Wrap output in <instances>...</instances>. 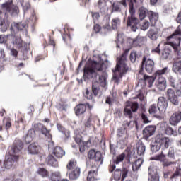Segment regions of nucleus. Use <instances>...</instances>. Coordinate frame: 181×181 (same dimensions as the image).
<instances>
[{
    "label": "nucleus",
    "mask_w": 181,
    "mask_h": 181,
    "mask_svg": "<svg viewBox=\"0 0 181 181\" xmlns=\"http://www.w3.org/2000/svg\"><path fill=\"white\" fill-rule=\"evenodd\" d=\"M103 66L104 61L100 59L98 62L93 61L90 66H85L83 69L84 80L97 78V76H98V71H103L104 70Z\"/></svg>",
    "instance_id": "nucleus-1"
},
{
    "label": "nucleus",
    "mask_w": 181,
    "mask_h": 181,
    "mask_svg": "<svg viewBox=\"0 0 181 181\" xmlns=\"http://www.w3.org/2000/svg\"><path fill=\"white\" fill-rule=\"evenodd\" d=\"M23 149V143L21 140H15L11 146V156L4 160V166L6 169H11L13 165V162L19 159V153Z\"/></svg>",
    "instance_id": "nucleus-2"
},
{
    "label": "nucleus",
    "mask_w": 181,
    "mask_h": 181,
    "mask_svg": "<svg viewBox=\"0 0 181 181\" xmlns=\"http://www.w3.org/2000/svg\"><path fill=\"white\" fill-rule=\"evenodd\" d=\"M129 53V49H125L120 57L118 58L115 71L119 72V76H113V78L118 83L119 78H122L124 74L128 72L129 68L127 65V56Z\"/></svg>",
    "instance_id": "nucleus-3"
},
{
    "label": "nucleus",
    "mask_w": 181,
    "mask_h": 181,
    "mask_svg": "<svg viewBox=\"0 0 181 181\" xmlns=\"http://www.w3.org/2000/svg\"><path fill=\"white\" fill-rule=\"evenodd\" d=\"M181 30L177 28L171 35L167 37L166 45L171 46L174 49L175 53L181 57V48L179 49L181 41Z\"/></svg>",
    "instance_id": "nucleus-4"
},
{
    "label": "nucleus",
    "mask_w": 181,
    "mask_h": 181,
    "mask_svg": "<svg viewBox=\"0 0 181 181\" xmlns=\"http://www.w3.org/2000/svg\"><path fill=\"white\" fill-rule=\"evenodd\" d=\"M0 8L4 12H5V17L8 18V13H10L11 16L15 18L18 16L21 11L19 10V6L16 4H13V1H8L3 3Z\"/></svg>",
    "instance_id": "nucleus-5"
},
{
    "label": "nucleus",
    "mask_w": 181,
    "mask_h": 181,
    "mask_svg": "<svg viewBox=\"0 0 181 181\" xmlns=\"http://www.w3.org/2000/svg\"><path fill=\"white\" fill-rule=\"evenodd\" d=\"M166 73H168V67H164L161 70H157L154 74L155 78H158V81L156 82V87L160 91L166 90V79L162 76L163 74H166Z\"/></svg>",
    "instance_id": "nucleus-6"
},
{
    "label": "nucleus",
    "mask_w": 181,
    "mask_h": 181,
    "mask_svg": "<svg viewBox=\"0 0 181 181\" xmlns=\"http://www.w3.org/2000/svg\"><path fill=\"white\" fill-rule=\"evenodd\" d=\"M146 15L148 16L149 21L151 23V26H153L158 22L159 19V14L153 11H148L145 7H141L139 9V18L141 21H144L146 18Z\"/></svg>",
    "instance_id": "nucleus-7"
},
{
    "label": "nucleus",
    "mask_w": 181,
    "mask_h": 181,
    "mask_svg": "<svg viewBox=\"0 0 181 181\" xmlns=\"http://www.w3.org/2000/svg\"><path fill=\"white\" fill-rule=\"evenodd\" d=\"M129 11L130 16H128L127 26V28H130L131 30L133 32H136L139 20L135 17V8H134V4H132V1H130V8H129Z\"/></svg>",
    "instance_id": "nucleus-8"
},
{
    "label": "nucleus",
    "mask_w": 181,
    "mask_h": 181,
    "mask_svg": "<svg viewBox=\"0 0 181 181\" xmlns=\"http://www.w3.org/2000/svg\"><path fill=\"white\" fill-rule=\"evenodd\" d=\"M139 108L138 102L127 101L124 109L123 110V115L129 119H132L133 112H136Z\"/></svg>",
    "instance_id": "nucleus-9"
},
{
    "label": "nucleus",
    "mask_w": 181,
    "mask_h": 181,
    "mask_svg": "<svg viewBox=\"0 0 181 181\" xmlns=\"http://www.w3.org/2000/svg\"><path fill=\"white\" fill-rule=\"evenodd\" d=\"M129 2V8H131V2L134 6V4H136V0H127ZM123 8H127L128 4L127 0H121L120 1H115L112 4V12H122Z\"/></svg>",
    "instance_id": "nucleus-10"
},
{
    "label": "nucleus",
    "mask_w": 181,
    "mask_h": 181,
    "mask_svg": "<svg viewBox=\"0 0 181 181\" xmlns=\"http://www.w3.org/2000/svg\"><path fill=\"white\" fill-rule=\"evenodd\" d=\"M144 66H145L146 71L151 74L153 71L155 69V62H153V60L151 59H146V57H144L142 60V66L139 72V74H142L144 73Z\"/></svg>",
    "instance_id": "nucleus-11"
},
{
    "label": "nucleus",
    "mask_w": 181,
    "mask_h": 181,
    "mask_svg": "<svg viewBox=\"0 0 181 181\" xmlns=\"http://www.w3.org/2000/svg\"><path fill=\"white\" fill-rule=\"evenodd\" d=\"M34 129L44 135L49 142L52 141V134L50 133V129H47V127H46V126H45L43 124H35Z\"/></svg>",
    "instance_id": "nucleus-12"
},
{
    "label": "nucleus",
    "mask_w": 181,
    "mask_h": 181,
    "mask_svg": "<svg viewBox=\"0 0 181 181\" xmlns=\"http://www.w3.org/2000/svg\"><path fill=\"white\" fill-rule=\"evenodd\" d=\"M151 160L163 162V165L164 167L172 166V165H176V163H177V161H170L166 160V155L163 153V151H162L160 154L151 158Z\"/></svg>",
    "instance_id": "nucleus-13"
},
{
    "label": "nucleus",
    "mask_w": 181,
    "mask_h": 181,
    "mask_svg": "<svg viewBox=\"0 0 181 181\" xmlns=\"http://www.w3.org/2000/svg\"><path fill=\"white\" fill-rule=\"evenodd\" d=\"M28 29H29V26L28 25V23L21 21L20 23H13L11 25V30L13 32H19L24 30L28 33Z\"/></svg>",
    "instance_id": "nucleus-14"
},
{
    "label": "nucleus",
    "mask_w": 181,
    "mask_h": 181,
    "mask_svg": "<svg viewBox=\"0 0 181 181\" xmlns=\"http://www.w3.org/2000/svg\"><path fill=\"white\" fill-rule=\"evenodd\" d=\"M156 142L160 146H163L165 149L169 148V145H170V139L169 137L164 136L162 134H158L156 136Z\"/></svg>",
    "instance_id": "nucleus-15"
},
{
    "label": "nucleus",
    "mask_w": 181,
    "mask_h": 181,
    "mask_svg": "<svg viewBox=\"0 0 181 181\" xmlns=\"http://www.w3.org/2000/svg\"><path fill=\"white\" fill-rule=\"evenodd\" d=\"M167 98L173 105H179V98L172 88H168L166 93Z\"/></svg>",
    "instance_id": "nucleus-16"
},
{
    "label": "nucleus",
    "mask_w": 181,
    "mask_h": 181,
    "mask_svg": "<svg viewBox=\"0 0 181 181\" xmlns=\"http://www.w3.org/2000/svg\"><path fill=\"white\" fill-rule=\"evenodd\" d=\"M158 110L160 112H165L168 108V100L163 96H160L158 99Z\"/></svg>",
    "instance_id": "nucleus-17"
},
{
    "label": "nucleus",
    "mask_w": 181,
    "mask_h": 181,
    "mask_svg": "<svg viewBox=\"0 0 181 181\" xmlns=\"http://www.w3.org/2000/svg\"><path fill=\"white\" fill-rule=\"evenodd\" d=\"M88 159H95L96 162L103 163V156H101V153L96 152L94 149H91L88 151Z\"/></svg>",
    "instance_id": "nucleus-18"
},
{
    "label": "nucleus",
    "mask_w": 181,
    "mask_h": 181,
    "mask_svg": "<svg viewBox=\"0 0 181 181\" xmlns=\"http://www.w3.org/2000/svg\"><path fill=\"white\" fill-rule=\"evenodd\" d=\"M87 111V105L84 103H79L74 107L75 115L80 117L83 115Z\"/></svg>",
    "instance_id": "nucleus-19"
},
{
    "label": "nucleus",
    "mask_w": 181,
    "mask_h": 181,
    "mask_svg": "<svg viewBox=\"0 0 181 181\" xmlns=\"http://www.w3.org/2000/svg\"><path fill=\"white\" fill-rule=\"evenodd\" d=\"M170 125L176 126L181 121V112H175L170 117Z\"/></svg>",
    "instance_id": "nucleus-20"
},
{
    "label": "nucleus",
    "mask_w": 181,
    "mask_h": 181,
    "mask_svg": "<svg viewBox=\"0 0 181 181\" xmlns=\"http://www.w3.org/2000/svg\"><path fill=\"white\" fill-rule=\"evenodd\" d=\"M12 43L17 47V49H23L25 42L22 40V38L19 36L11 35Z\"/></svg>",
    "instance_id": "nucleus-21"
},
{
    "label": "nucleus",
    "mask_w": 181,
    "mask_h": 181,
    "mask_svg": "<svg viewBox=\"0 0 181 181\" xmlns=\"http://www.w3.org/2000/svg\"><path fill=\"white\" fill-rule=\"evenodd\" d=\"M156 128L153 126L146 127L143 131V135L144 139H148L150 136H152L155 134Z\"/></svg>",
    "instance_id": "nucleus-22"
},
{
    "label": "nucleus",
    "mask_w": 181,
    "mask_h": 181,
    "mask_svg": "<svg viewBox=\"0 0 181 181\" xmlns=\"http://www.w3.org/2000/svg\"><path fill=\"white\" fill-rule=\"evenodd\" d=\"M155 76H150L146 74L144 75L143 78L140 79V81H144V84L148 86V87L151 88L153 86V83H155Z\"/></svg>",
    "instance_id": "nucleus-23"
},
{
    "label": "nucleus",
    "mask_w": 181,
    "mask_h": 181,
    "mask_svg": "<svg viewBox=\"0 0 181 181\" xmlns=\"http://www.w3.org/2000/svg\"><path fill=\"white\" fill-rule=\"evenodd\" d=\"M136 149L138 156H144L145 155L146 147L145 146V144L142 143V141H139L136 144Z\"/></svg>",
    "instance_id": "nucleus-24"
},
{
    "label": "nucleus",
    "mask_w": 181,
    "mask_h": 181,
    "mask_svg": "<svg viewBox=\"0 0 181 181\" xmlns=\"http://www.w3.org/2000/svg\"><path fill=\"white\" fill-rule=\"evenodd\" d=\"M46 162L49 166H52V168H59V161H57V159H56L52 154H49L47 156Z\"/></svg>",
    "instance_id": "nucleus-25"
},
{
    "label": "nucleus",
    "mask_w": 181,
    "mask_h": 181,
    "mask_svg": "<svg viewBox=\"0 0 181 181\" xmlns=\"http://www.w3.org/2000/svg\"><path fill=\"white\" fill-rule=\"evenodd\" d=\"M81 170L80 168H76L69 173V177L71 180H76L80 177Z\"/></svg>",
    "instance_id": "nucleus-26"
},
{
    "label": "nucleus",
    "mask_w": 181,
    "mask_h": 181,
    "mask_svg": "<svg viewBox=\"0 0 181 181\" xmlns=\"http://www.w3.org/2000/svg\"><path fill=\"white\" fill-rule=\"evenodd\" d=\"M65 152L64 150L60 146H56L54 148L52 151V155H54L56 158H63L64 156Z\"/></svg>",
    "instance_id": "nucleus-27"
},
{
    "label": "nucleus",
    "mask_w": 181,
    "mask_h": 181,
    "mask_svg": "<svg viewBox=\"0 0 181 181\" xmlns=\"http://www.w3.org/2000/svg\"><path fill=\"white\" fill-rule=\"evenodd\" d=\"M173 71L176 74H181V60L176 59L173 64Z\"/></svg>",
    "instance_id": "nucleus-28"
},
{
    "label": "nucleus",
    "mask_w": 181,
    "mask_h": 181,
    "mask_svg": "<svg viewBox=\"0 0 181 181\" xmlns=\"http://www.w3.org/2000/svg\"><path fill=\"white\" fill-rule=\"evenodd\" d=\"M28 151L31 155H37L39 153V146L36 144L33 143L28 146Z\"/></svg>",
    "instance_id": "nucleus-29"
},
{
    "label": "nucleus",
    "mask_w": 181,
    "mask_h": 181,
    "mask_svg": "<svg viewBox=\"0 0 181 181\" xmlns=\"http://www.w3.org/2000/svg\"><path fill=\"white\" fill-rule=\"evenodd\" d=\"M9 21H8V18H4L0 21V30L1 32H6L8 30V28H9Z\"/></svg>",
    "instance_id": "nucleus-30"
},
{
    "label": "nucleus",
    "mask_w": 181,
    "mask_h": 181,
    "mask_svg": "<svg viewBox=\"0 0 181 181\" xmlns=\"http://www.w3.org/2000/svg\"><path fill=\"white\" fill-rule=\"evenodd\" d=\"M95 170H90L88 172V175L87 177L88 181H95V176H97V175H98V168H97V167H95Z\"/></svg>",
    "instance_id": "nucleus-31"
},
{
    "label": "nucleus",
    "mask_w": 181,
    "mask_h": 181,
    "mask_svg": "<svg viewBox=\"0 0 181 181\" xmlns=\"http://www.w3.org/2000/svg\"><path fill=\"white\" fill-rule=\"evenodd\" d=\"M57 127L58 131H59V132H62V134H63V135L65 136V138H69L70 132L69 130H67L66 128H64V127H63V125H62L61 124H57Z\"/></svg>",
    "instance_id": "nucleus-32"
},
{
    "label": "nucleus",
    "mask_w": 181,
    "mask_h": 181,
    "mask_svg": "<svg viewBox=\"0 0 181 181\" xmlns=\"http://www.w3.org/2000/svg\"><path fill=\"white\" fill-rule=\"evenodd\" d=\"M112 29L113 30H117L119 26H121V18L116 17L112 20L111 22Z\"/></svg>",
    "instance_id": "nucleus-33"
},
{
    "label": "nucleus",
    "mask_w": 181,
    "mask_h": 181,
    "mask_svg": "<svg viewBox=\"0 0 181 181\" xmlns=\"http://www.w3.org/2000/svg\"><path fill=\"white\" fill-rule=\"evenodd\" d=\"M108 76H107V74L103 73L101 76H99V79H98V84H100V86L101 87H106L107 86V78Z\"/></svg>",
    "instance_id": "nucleus-34"
},
{
    "label": "nucleus",
    "mask_w": 181,
    "mask_h": 181,
    "mask_svg": "<svg viewBox=\"0 0 181 181\" xmlns=\"http://www.w3.org/2000/svg\"><path fill=\"white\" fill-rule=\"evenodd\" d=\"M142 163H144V159L142 158H139L136 161H134L132 165L133 171L136 172V170L141 168Z\"/></svg>",
    "instance_id": "nucleus-35"
},
{
    "label": "nucleus",
    "mask_w": 181,
    "mask_h": 181,
    "mask_svg": "<svg viewBox=\"0 0 181 181\" xmlns=\"http://www.w3.org/2000/svg\"><path fill=\"white\" fill-rule=\"evenodd\" d=\"M153 168L152 166L148 168V175L151 179V181H159V175L152 170Z\"/></svg>",
    "instance_id": "nucleus-36"
},
{
    "label": "nucleus",
    "mask_w": 181,
    "mask_h": 181,
    "mask_svg": "<svg viewBox=\"0 0 181 181\" xmlns=\"http://www.w3.org/2000/svg\"><path fill=\"white\" fill-rule=\"evenodd\" d=\"M92 93L94 97L98 95V93H100V83H98V81H95L92 83Z\"/></svg>",
    "instance_id": "nucleus-37"
},
{
    "label": "nucleus",
    "mask_w": 181,
    "mask_h": 181,
    "mask_svg": "<svg viewBox=\"0 0 181 181\" xmlns=\"http://www.w3.org/2000/svg\"><path fill=\"white\" fill-rule=\"evenodd\" d=\"M144 43L145 42L144 41L143 37H137L136 39L133 40L132 46L134 47H141L144 46Z\"/></svg>",
    "instance_id": "nucleus-38"
},
{
    "label": "nucleus",
    "mask_w": 181,
    "mask_h": 181,
    "mask_svg": "<svg viewBox=\"0 0 181 181\" xmlns=\"http://www.w3.org/2000/svg\"><path fill=\"white\" fill-rule=\"evenodd\" d=\"M77 167V161L74 159L70 160L69 163L66 165V169L68 171L74 170Z\"/></svg>",
    "instance_id": "nucleus-39"
},
{
    "label": "nucleus",
    "mask_w": 181,
    "mask_h": 181,
    "mask_svg": "<svg viewBox=\"0 0 181 181\" xmlns=\"http://www.w3.org/2000/svg\"><path fill=\"white\" fill-rule=\"evenodd\" d=\"M168 158L170 159V162H176V156H175V148L173 147H170L169 148L168 155Z\"/></svg>",
    "instance_id": "nucleus-40"
},
{
    "label": "nucleus",
    "mask_w": 181,
    "mask_h": 181,
    "mask_svg": "<svg viewBox=\"0 0 181 181\" xmlns=\"http://www.w3.org/2000/svg\"><path fill=\"white\" fill-rule=\"evenodd\" d=\"M151 151L152 153H156V152H159L160 151V145L159 143H156V139L153 144H151Z\"/></svg>",
    "instance_id": "nucleus-41"
},
{
    "label": "nucleus",
    "mask_w": 181,
    "mask_h": 181,
    "mask_svg": "<svg viewBox=\"0 0 181 181\" xmlns=\"http://www.w3.org/2000/svg\"><path fill=\"white\" fill-rule=\"evenodd\" d=\"M122 176V170L121 169H116L112 174V177L115 180L118 181L121 180V177Z\"/></svg>",
    "instance_id": "nucleus-42"
},
{
    "label": "nucleus",
    "mask_w": 181,
    "mask_h": 181,
    "mask_svg": "<svg viewBox=\"0 0 181 181\" xmlns=\"http://www.w3.org/2000/svg\"><path fill=\"white\" fill-rule=\"evenodd\" d=\"M50 179L52 181H60L62 175L60 172H54L51 174Z\"/></svg>",
    "instance_id": "nucleus-43"
},
{
    "label": "nucleus",
    "mask_w": 181,
    "mask_h": 181,
    "mask_svg": "<svg viewBox=\"0 0 181 181\" xmlns=\"http://www.w3.org/2000/svg\"><path fill=\"white\" fill-rule=\"evenodd\" d=\"M38 175L42 177H47L49 176V171L46 168H40L37 170Z\"/></svg>",
    "instance_id": "nucleus-44"
},
{
    "label": "nucleus",
    "mask_w": 181,
    "mask_h": 181,
    "mask_svg": "<svg viewBox=\"0 0 181 181\" xmlns=\"http://www.w3.org/2000/svg\"><path fill=\"white\" fill-rule=\"evenodd\" d=\"M11 119L9 117H5L3 119V124L5 125L6 129L8 131L12 127Z\"/></svg>",
    "instance_id": "nucleus-45"
},
{
    "label": "nucleus",
    "mask_w": 181,
    "mask_h": 181,
    "mask_svg": "<svg viewBox=\"0 0 181 181\" xmlns=\"http://www.w3.org/2000/svg\"><path fill=\"white\" fill-rule=\"evenodd\" d=\"M20 4L23 11H28V9H30V3H29V1H25V0H20Z\"/></svg>",
    "instance_id": "nucleus-46"
},
{
    "label": "nucleus",
    "mask_w": 181,
    "mask_h": 181,
    "mask_svg": "<svg viewBox=\"0 0 181 181\" xmlns=\"http://www.w3.org/2000/svg\"><path fill=\"white\" fill-rule=\"evenodd\" d=\"M111 18L110 16H107L106 18V23L103 25V29H106L107 30H111L112 29V25L110 24V19Z\"/></svg>",
    "instance_id": "nucleus-47"
},
{
    "label": "nucleus",
    "mask_w": 181,
    "mask_h": 181,
    "mask_svg": "<svg viewBox=\"0 0 181 181\" xmlns=\"http://www.w3.org/2000/svg\"><path fill=\"white\" fill-rule=\"evenodd\" d=\"M90 145H91V141L90 140L83 143V145H81L79 146V151L81 153H84V152H86V146H90Z\"/></svg>",
    "instance_id": "nucleus-48"
},
{
    "label": "nucleus",
    "mask_w": 181,
    "mask_h": 181,
    "mask_svg": "<svg viewBox=\"0 0 181 181\" xmlns=\"http://www.w3.org/2000/svg\"><path fill=\"white\" fill-rule=\"evenodd\" d=\"M156 35H158V33L152 28L148 32V36L151 40H156Z\"/></svg>",
    "instance_id": "nucleus-49"
},
{
    "label": "nucleus",
    "mask_w": 181,
    "mask_h": 181,
    "mask_svg": "<svg viewBox=\"0 0 181 181\" xmlns=\"http://www.w3.org/2000/svg\"><path fill=\"white\" fill-rule=\"evenodd\" d=\"M124 159H125V153H122L120 155L117 156L115 163H116V165H118V163L122 162Z\"/></svg>",
    "instance_id": "nucleus-50"
},
{
    "label": "nucleus",
    "mask_w": 181,
    "mask_h": 181,
    "mask_svg": "<svg viewBox=\"0 0 181 181\" xmlns=\"http://www.w3.org/2000/svg\"><path fill=\"white\" fill-rule=\"evenodd\" d=\"M129 59L132 63H135V62H136V59H138V54H136V52H132L129 56Z\"/></svg>",
    "instance_id": "nucleus-51"
},
{
    "label": "nucleus",
    "mask_w": 181,
    "mask_h": 181,
    "mask_svg": "<svg viewBox=\"0 0 181 181\" xmlns=\"http://www.w3.org/2000/svg\"><path fill=\"white\" fill-rule=\"evenodd\" d=\"M168 80L170 83V86L171 87H173V88H175V87H176V79H175V78L172 76H169L168 77Z\"/></svg>",
    "instance_id": "nucleus-52"
},
{
    "label": "nucleus",
    "mask_w": 181,
    "mask_h": 181,
    "mask_svg": "<svg viewBox=\"0 0 181 181\" xmlns=\"http://www.w3.org/2000/svg\"><path fill=\"white\" fill-rule=\"evenodd\" d=\"M149 114H156L158 112V107L156 104H153L150 106L148 110Z\"/></svg>",
    "instance_id": "nucleus-53"
},
{
    "label": "nucleus",
    "mask_w": 181,
    "mask_h": 181,
    "mask_svg": "<svg viewBox=\"0 0 181 181\" xmlns=\"http://www.w3.org/2000/svg\"><path fill=\"white\" fill-rule=\"evenodd\" d=\"M165 134H166V135H175V130L173 129V128L170 127H167L165 130Z\"/></svg>",
    "instance_id": "nucleus-54"
},
{
    "label": "nucleus",
    "mask_w": 181,
    "mask_h": 181,
    "mask_svg": "<svg viewBox=\"0 0 181 181\" xmlns=\"http://www.w3.org/2000/svg\"><path fill=\"white\" fill-rule=\"evenodd\" d=\"M85 97L87 100H93L94 97V94L93 93V92H90V90H88V88H87Z\"/></svg>",
    "instance_id": "nucleus-55"
},
{
    "label": "nucleus",
    "mask_w": 181,
    "mask_h": 181,
    "mask_svg": "<svg viewBox=\"0 0 181 181\" xmlns=\"http://www.w3.org/2000/svg\"><path fill=\"white\" fill-rule=\"evenodd\" d=\"M101 32V25L95 24L93 28V33H100Z\"/></svg>",
    "instance_id": "nucleus-56"
},
{
    "label": "nucleus",
    "mask_w": 181,
    "mask_h": 181,
    "mask_svg": "<svg viewBox=\"0 0 181 181\" xmlns=\"http://www.w3.org/2000/svg\"><path fill=\"white\" fill-rule=\"evenodd\" d=\"M90 13L93 21H98L100 19V13L92 11Z\"/></svg>",
    "instance_id": "nucleus-57"
},
{
    "label": "nucleus",
    "mask_w": 181,
    "mask_h": 181,
    "mask_svg": "<svg viewBox=\"0 0 181 181\" xmlns=\"http://www.w3.org/2000/svg\"><path fill=\"white\" fill-rule=\"evenodd\" d=\"M46 57H47V54L45 57L43 56L42 54H40L35 58L34 62H35V63H39V62H40V60H45V59H46Z\"/></svg>",
    "instance_id": "nucleus-58"
},
{
    "label": "nucleus",
    "mask_w": 181,
    "mask_h": 181,
    "mask_svg": "<svg viewBox=\"0 0 181 181\" xmlns=\"http://www.w3.org/2000/svg\"><path fill=\"white\" fill-rule=\"evenodd\" d=\"M35 131L34 129H30L28 130L27 135L33 139L35 138V136H36V132Z\"/></svg>",
    "instance_id": "nucleus-59"
},
{
    "label": "nucleus",
    "mask_w": 181,
    "mask_h": 181,
    "mask_svg": "<svg viewBox=\"0 0 181 181\" xmlns=\"http://www.w3.org/2000/svg\"><path fill=\"white\" fill-rule=\"evenodd\" d=\"M128 175V169L123 168L122 171V181H124V180L127 177Z\"/></svg>",
    "instance_id": "nucleus-60"
},
{
    "label": "nucleus",
    "mask_w": 181,
    "mask_h": 181,
    "mask_svg": "<svg viewBox=\"0 0 181 181\" xmlns=\"http://www.w3.org/2000/svg\"><path fill=\"white\" fill-rule=\"evenodd\" d=\"M8 35H0V43H6V41L8 40Z\"/></svg>",
    "instance_id": "nucleus-61"
},
{
    "label": "nucleus",
    "mask_w": 181,
    "mask_h": 181,
    "mask_svg": "<svg viewBox=\"0 0 181 181\" xmlns=\"http://www.w3.org/2000/svg\"><path fill=\"white\" fill-rule=\"evenodd\" d=\"M0 59L1 60H3V62H6V59L5 57V51L4 49H0Z\"/></svg>",
    "instance_id": "nucleus-62"
},
{
    "label": "nucleus",
    "mask_w": 181,
    "mask_h": 181,
    "mask_svg": "<svg viewBox=\"0 0 181 181\" xmlns=\"http://www.w3.org/2000/svg\"><path fill=\"white\" fill-rule=\"evenodd\" d=\"M170 53H172V51L169 49H165L163 52V56H164L165 59H168V57L170 56Z\"/></svg>",
    "instance_id": "nucleus-63"
},
{
    "label": "nucleus",
    "mask_w": 181,
    "mask_h": 181,
    "mask_svg": "<svg viewBox=\"0 0 181 181\" xmlns=\"http://www.w3.org/2000/svg\"><path fill=\"white\" fill-rule=\"evenodd\" d=\"M149 28V22L148 21H144L143 23V25L141 26V29L142 30H146L147 29H148Z\"/></svg>",
    "instance_id": "nucleus-64"
}]
</instances>
